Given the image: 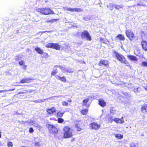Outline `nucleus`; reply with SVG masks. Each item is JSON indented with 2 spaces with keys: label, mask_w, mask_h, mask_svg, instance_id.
Returning <instances> with one entry per match:
<instances>
[{
  "label": "nucleus",
  "mask_w": 147,
  "mask_h": 147,
  "mask_svg": "<svg viewBox=\"0 0 147 147\" xmlns=\"http://www.w3.org/2000/svg\"><path fill=\"white\" fill-rule=\"evenodd\" d=\"M45 32H45V31H44L43 32V33H45Z\"/></svg>",
  "instance_id": "nucleus-59"
},
{
  "label": "nucleus",
  "mask_w": 147,
  "mask_h": 147,
  "mask_svg": "<svg viewBox=\"0 0 147 147\" xmlns=\"http://www.w3.org/2000/svg\"><path fill=\"white\" fill-rule=\"evenodd\" d=\"M137 5L140 6H145V5L142 2H140L139 3H138L137 4Z\"/></svg>",
  "instance_id": "nucleus-43"
},
{
  "label": "nucleus",
  "mask_w": 147,
  "mask_h": 147,
  "mask_svg": "<svg viewBox=\"0 0 147 147\" xmlns=\"http://www.w3.org/2000/svg\"><path fill=\"white\" fill-rule=\"evenodd\" d=\"M99 104L101 106L103 107L106 105V102L102 99H100L99 100Z\"/></svg>",
  "instance_id": "nucleus-18"
},
{
  "label": "nucleus",
  "mask_w": 147,
  "mask_h": 147,
  "mask_svg": "<svg viewBox=\"0 0 147 147\" xmlns=\"http://www.w3.org/2000/svg\"><path fill=\"white\" fill-rule=\"evenodd\" d=\"M61 66L59 65H57L54 66L53 67V69L51 73V75L52 76H54L55 74L57 73L58 72V70L56 69L57 68L60 67Z\"/></svg>",
  "instance_id": "nucleus-9"
},
{
  "label": "nucleus",
  "mask_w": 147,
  "mask_h": 147,
  "mask_svg": "<svg viewBox=\"0 0 147 147\" xmlns=\"http://www.w3.org/2000/svg\"><path fill=\"white\" fill-rule=\"evenodd\" d=\"M53 97H50L48 98H47L46 99H40L39 100H35L34 101V102H36V103H38L39 102L40 103L41 102H43L45 100H48V99H51Z\"/></svg>",
  "instance_id": "nucleus-19"
},
{
  "label": "nucleus",
  "mask_w": 147,
  "mask_h": 147,
  "mask_svg": "<svg viewBox=\"0 0 147 147\" xmlns=\"http://www.w3.org/2000/svg\"><path fill=\"white\" fill-rule=\"evenodd\" d=\"M28 92V91L26 90H23L22 91V93L23 94H26Z\"/></svg>",
  "instance_id": "nucleus-47"
},
{
  "label": "nucleus",
  "mask_w": 147,
  "mask_h": 147,
  "mask_svg": "<svg viewBox=\"0 0 147 147\" xmlns=\"http://www.w3.org/2000/svg\"><path fill=\"white\" fill-rule=\"evenodd\" d=\"M33 80V79L31 78H25L21 80L20 82L21 83H28L30 82L31 81Z\"/></svg>",
  "instance_id": "nucleus-10"
},
{
  "label": "nucleus",
  "mask_w": 147,
  "mask_h": 147,
  "mask_svg": "<svg viewBox=\"0 0 147 147\" xmlns=\"http://www.w3.org/2000/svg\"><path fill=\"white\" fill-rule=\"evenodd\" d=\"M63 9L65 11L72 12V8L67 7H63Z\"/></svg>",
  "instance_id": "nucleus-29"
},
{
  "label": "nucleus",
  "mask_w": 147,
  "mask_h": 147,
  "mask_svg": "<svg viewBox=\"0 0 147 147\" xmlns=\"http://www.w3.org/2000/svg\"><path fill=\"white\" fill-rule=\"evenodd\" d=\"M114 119L113 117H110L108 118V122L109 123H112L114 121Z\"/></svg>",
  "instance_id": "nucleus-32"
},
{
  "label": "nucleus",
  "mask_w": 147,
  "mask_h": 147,
  "mask_svg": "<svg viewBox=\"0 0 147 147\" xmlns=\"http://www.w3.org/2000/svg\"><path fill=\"white\" fill-rule=\"evenodd\" d=\"M43 55L45 57V58H47V56H48V54L47 53H44H44H43Z\"/></svg>",
  "instance_id": "nucleus-44"
},
{
  "label": "nucleus",
  "mask_w": 147,
  "mask_h": 147,
  "mask_svg": "<svg viewBox=\"0 0 147 147\" xmlns=\"http://www.w3.org/2000/svg\"><path fill=\"white\" fill-rule=\"evenodd\" d=\"M116 40H117L118 39L120 40H124L125 38L123 35L122 34H119L116 37Z\"/></svg>",
  "instance_id": "nucleus-16"
},
{
  "label": "nucleus",
  "mask_w": 147,
  "mask_h": 147,
  "mask_svg": "<svg viewBox=\"0 0 147 147\" xmlns=\"http://www.w3.org/2000/svg\"><path fill=\"white\" fill-rule=\"evenodd\" d=\"M34 131L33 129L32 128H30L29 131L30 133H32Z\"/></svg>",
  "instance_id": "nucleus-46"
},
{
  "label": "nucleus",
  "mask_w": 147,
  "mask_h": 147,
  "mask_svg": "<svg viewBox=\"0 0 147 147\" xmlns=\"http://www.w3.org/2000/svg\"><path fill=\"white\" fill-rule=\"evenodd\" d=\"M36 11L43 14L45 15H47L49 14H53L55 13L51 10L49 8H39L36 9Z\"/></svg>",
  "instance_id": "nucleus-1"
},
{
  "label": "nucleus",
  "mask_w": 147,
  "mask_h": 147,
  "mask_svg": "<svg viewBox=\"0 0 147 147\" xmlns=\"http://www.w3.org/2000/svg\"><path fill=\"white\" fill-rule=\"evenodd\" d=\"M115 57L118 60L121 61L122 63H124L127 65H128V63L125 60L124 57L122 55L119 54L115 51L114 52Z\"/></svg>",
  "instance_id": "nucleus-3"
},
{
  "label": "nucleus",
  "mask_w": 147,
  "mask_h": 147,
  "mask_svg": "<svg viewBox=\"0 0 147 147\" xmlns=\"http://www.w3.org/2000/svg\"><path fill=\"white\" fill-rule=\"evenodd\" d=\"M63 113L59 112L57 113V115L59 117H61L63 116Z\"/></svg>",
  "instance_id": "nucleus-36"
},
{
  "label": "nucleus",
  "mask_w": 147,
  "mask_h": 147,
  "mask_svg": "<svg viewBox=\"0 0 147 147\" xmlns=\"http://www.w3.org/2000/svg\"><path fill=\"white\" fill-rule=\"evenodd\" d=\"M131 147H135V145H134V146H132V147L131 146Z\"/></svg>",
  "instance_id": "nucleus-58"
},
{
  "label": "nucleus",
  "mask_w": 147,
  "mask_h": 147,
  "mask_svg": "<svg viewBox=\"0 0 147 147\" xmlns=\"http://www.w3.org/2000/svg\"><path fill=\"white\" fill-rule=\"evenodd\" d=\"M100 127V125L95 122H93L90 123L89 126V127L90 129H94L95 130L98 129Z\"/></svg>",
  "instance_id": "nucleus-8"
},
{
  "label": "nucleus",
  "mask_w": 147,
  "mask_h": 147,
  "mask_svg": "<svg viewBox=\"0 0 147 147\" xmlns=\"http://www.w3.org/2000/svg\"><path fill=\"white\" fill-rule=\"evenodd\" d=\"M52 48L56 50H59L60 48V46L58 44H53Z\"/></svg>",
  "instance_id": "nucleus-20"
},
{
  "label": "nucleus",
  "mask_w": 147,
  "mask_h": 147,
  "mask_svg": "<svg viewBox=\"0 0 147 147\" xmlns=\"http://www.w3.org/2000/svg\"><path fill=\"white\" fill-rule=\"evenodd\" d=\"M35 145L36 146H39L40 145L38 142H36L35 143Z\"/></svg>",
  "instance_id": "nucleus-45"
},
{
  "label": "nucleus",
  "mask_w": 147,
  "mask_h": 147,
  "mask_svg": "<svg viewBox=\"0 0 147 147\" xmlns=\"http://www.w3.org/2000/svg\"><path fill=\"white\" fill-rule=\"evenodd\" d=\"M67 101L68 102H71V99L68 100H67Z\"/></svg>",
  "instance_id": "nucleus-56"
},
{
  "label": "nucleus",
  "mask_w": 147,
  "mask_h": 147,
  "mask_svg": "<svg viewBox=\"0 0 147 147\" xmlns=\"http://www.w3.org/2000/svg\"><path fill=\"white\" fill-rule=\"evenodd\" d=\"M115 137L117 138L121 139L123 138V135L120 134H115Z\"/></svg>",
  "instance_id": "nucleus-28"
},
{
  "label": "nucleus",
  "mask_w": 147,
  "mask_h": 147,
  "mask_svg": "<svg viewBox=\"0 0 147 147\" xmlns=\"http://www.w3.org/2000/svg\"><path fill=\"white\" fill-rule=\"evenodd\" d=\"M45 32H47L49 33V32H53V31H45Z\"/></svg>",
  "instance_id": "nucleus-55"
},
{
  "label": "nucleus",
  "mask_w": 147,
  "mask_h": 147,
  "mask_svg": "<svg viewBox=\"0 0 147 147\" xmlns=\"http://www.w3.org/2000/svg\"><path fill=\"white\" fill-rule=\"evenodd\" d=\"M47 111L48 114L53 115L55 112V109L54 107L50 109H48L47 110Z\"/></svg>",
  "instance_id": "nucleus-11"
},
{
  "label": "nucleus",
  "mask_w": 147,
  "mask_h": 147,
  "mask_svg": "<svg viewBox=\"0 0 147 147\" xmlns=\"http://www.w3.org/2000/svg\"><path fill=\"white\" fill-rule=\"evenodd\" d=\"M113 84H115V85L117 86V85H122L123 84V82H118L117 83H114L112 82H111Z\"/></svg>",
  "instance_id": "nucleus-30"
},
{
  "label": "nucleus",
  "mask_w": 147,
  "mask_h": 147,
  "mask_svg": "<svg viewBox=\"0 0 147 147\" xmlns=\"http://www.w3.org/2000/svg\"><path fill=\"white\" fill-rule=\"evenodd\" d=\"M114 121L117 123H123L124 122V120L121 119L115 118L114 119Z\"/></svg>",
  "instance_id": "nucleus-14"
},
{
  "label": "nucleus",
  "mask_w": 147,
  "mask_h": 147,
  "mask_svg": "<svg viewBox=\"0 0 147 147\" xmlns=\"http://www.w3.org/2000/svg\"><path fill=\"white\" fill-rule=\"evenodd\" d=\"M21 147H26L25 146H21Z\"/></svg>",
  "instance_id": "nucleus-60"
},
{
  "label": "nucleus",
  "mask_w": 147,
  "mask_h": 147,
  "mask_svg": "<svg viewBox=\"0 0 147 147\" xmlns=\"http://www.w3.org/2000/svg\"><path fill=\"white\" fill-rule=\"evenodd\" d=\"M26 65H24L23 68L24 69V70H25L26 69Z\"/></svg>",
  "instance_id": "nucleus-50"
},
{
  "label": "nucleus",
  "mask_w": 147,
  "mask_h": 147,
  "mask_svg": "<svg viewBox=\"0 0 147 147\" xmlns=\"http://www.w3.org/2000/svg\"><path fill=\"white\" fill-rule=\"evenodd\" d=\"M123 6V5H118L115 4L114 7L117 9L119 10L120 9L122 8Z\"/></svg>",
  "instance_id": "nucleus-24"
},
{
  "label": "nucleus",
  "mask_w": 147,
  "mask_h": 147,
  "mask_svg": "<svg viewBox=\"0 0 147 147\" xmlns=\"http://www.w3.org/2000/svg\"><path fill=\"white\" fill-rule=\"evenodd\" d=\"M15 59L16 60H19V59L18 58V56H16L15 57Z\"/></svg>",
  "instance_id": "nucleus-52"
},
{
  "label": "nucleus",
  "mask_w": 147,
  "mask_h": 147,
  "mask_svg": "<svg viewBox=\"0 0 147 147\" xmlns=\"http://www.w3.org/2000/svg\"><path fill=\"white\" fill-rule=\"evenodd\" d=\"M64 121V120L61 118H59L58 119V122L59 123H61Z\"/></svg>",
  "instance_id": "nucleus-37"
},
{
  "label": "nucleus",
  "mask_w": 147,
  "mask_h": 147,
  "mask_svg": "<svg viewBox=\"0 0 147 147\" xmlns=\"http://www.w3.org/2000/svg\"><path fill=\"white\" fill-rule=\"evenodd\" d=\"M64 132V137L65 138H69L72 136V130L71 129L70 127L68 126L65 127L63 129Z\"/></svg>",
  "instance_id": "nucleus-2"
},
{
  "label": "nucleus",
  "mask_w": 147,
  "mask_h": 147,
  "mask_svg": "<svg viewBox=\"0 0 147 147\" xmlns=\"http://www.w3.org/2000/svg\"><path fill=\"white\" fill-rule=\"evenodd\" d=\"M53 43H49L46 45V47L48 48H52Z\"/></svg>",
  "instance_id": "nucleus-34"
},
{
  "label": "nucleus",
  "mask_w": 147,
  "mask_h": 147,
  "mask_svg": "<svg viewBox=\"0 0 147 147\" xmlns=\"http://www.w3.org/2000/svg\"><path fill=\"white\" fill-rule=\"evenodd\" d=\"M127 57L132 61H137L138 60L137 58L135 56L131 55H127Z\"/></svg>",
  "instance_id": "nucleus-13"
},
{
  "label": "nucleus",
  "mask_w": 147,
  "mask_h": 147,
  "mask_svg": "<svg viewBox=\"0 0 147 147\" xmlns=\"http://www.w3.org/2000/svg\"><path fill=\"white\" fill-rule=\"evenodd\" d=\"M139 88H134V92L136 93H138V89Z\"/></svg>",
  "instance_id": "nucleus-40"
},
{
  "label": "nucleus",
  "mask_w": 147,
  "mask_h": 147,
  "mask_svg": "<svg viewBox=\"0 0 147 147\" xmlns=\"http://www.w3.org/2000/svg\"><path fill=\"white\" fill-rule=\"evenodd\" d=\"M24 123H30L32 125H33L34 124L35 125L34 126H37V125H38L37 124H35V122L34 121H32L31 120H30L29 121H25L24 122Z\"/></svg>",
  "instance_id": "nucleus-22"
},
{
  "label": "nucleus",
  "mask_w": 147,
  "mask_h": 147,
  "mask_svg": "<svg viewBox=\"0 0 147 147\" xmlns=\"http://www.w3.org/2000/svg\"><path fill=\"white\" fill-rule=\"evenodd\" d=\"M108 61L107 60H101L98 64L99 66H102L103 65L106 66L108 65Z\"/></svg>",
  "instance_id": "nucleus-12"
},
{
  "label": "nucleus",
  "mask_w": 147,
  "mask_h": 147,
  "mask_svg": "<svg viewBox=\"0 0 147 147\" xmlns=\"http://www.w3.org/2000/svg\"><path fill=\"white\" fill-rule=\"evenodd\" d=\"M91 19V17L89 16H87L84 17L83 18V20L86 21H88Z\"/></svg>",
  "instance_id": "nucleus-31"
},
{
  "label": "nucleus",
  "mask_w": 147,
  "mask_h": 147,
  "mask_svg": "<svg viewBox=\"0 0 147 147\" xmlns=\"http://www.w3.org/2000/svg\"><path fill=\"white\" fill-rule=\"evenodd\" d=\"M114 5L115 4L110 3L107 6V7L108 8L110 9L111 10H112L113 9V7H114Z\"/></svg>",
  "instance_id": "nucleus-26"
},
{
  "label": "nucleus",
  "mask_w": 147,
  "mask_h": 147,
  "mask_svg": "<svg viewBox=\"0 0 147 147\" xmlns=\"http://www.w3.org/2000/svg\"><path fill=\"white\" fill-rule=\"evenodd\" d=\"M141 66L147 67V61H142L141 63Z\"/></svg>",
  "instance_id": "nucleus-33"
},
{
  "label": "nucleus",
  "mask_w": 147,
  "mask_h": 147,
  "mask_svg": "<svg viewBox=\"0 0 147 147\" xmlns=\"http://www.w3.org/2000/svg\"><path fill=\"white\" fill-rule=\"evenodd\" d=\"M7 145L8 147H12L13 144L11 142H9L7 143Z\"/></svg>",
  "instance_id": "nucleus-39"
},
{
  "label": "nucleus",
  "mask_w": 147,
  "mask_h": 147,
  "mask_svg": "<svg viewBox=\"0 0 147 147\" xmlns=\"http://www.w3.org/2000/svg\"><path fill=\"white\" fill-rule=\"evenodd\" d=\"M55 77L57 79L59 80L62 82H65L66 80L65 76L61 77L57 75L55 76Z\"/></svg>",
  "instance_id": "nucleus-15"
},
{
  "label": "nucleus",
  "mask_w": 147,
  "mask_h": 147,
  "mask_svg": "<svg viewBox=\"0 0 147 147\" xmlns=\"http://www.w3.org/2000/svg\"><path fill=\"white\" fill-rule=\"evenodd\" d=\"M20 114L19 113H18L17 112H16V111H14V115L15 114Z\"/></svg>",
  "instance_id": "nucleus-49"
},
{
  "label": "nucleus",
  "mask_w": 147,
  "mask_h": 147,
  "mask_svg": "<svg viewBox=\"0 0 147 147\" xmlns=\"http://www.w3.org/2000/svg\"><path fill=\"white\" fill-rule=\"evenodd\" d=\"M75 127L77 129L78 131H80L81 130V128H80V127H79L78 125H76Z\"/></svg>",
  "instance_id": "nucleus-42"
},
{
  "label": "nucleus",
  "mask_w": 147,
  "mask_h": 147,
  "mask_svg": "<svg viewBox=\"0 0 147 147\" xmlns=\"http://www.w3.org/2000/svg\"><path fill=\"white\" fill-rule=\"evenodd\" d=\"M55 97H62L63 98H64L65 97L63 95H60V96H55Z\"/></svg>",
  "instance_id": "nucleus-48"
},
{
  "label": "nucleus",
  "mask_w": 147,
  "mask_h": 147,
  "mask_svg": "<svg viewBox=\"0 0 147 147\" xmlns=\"http://www.w3.org/2000/svg\"><path fill=\"white\" fill-rule=\"evenodd\" d=\"M82 11V10L80 8H72V12H80Z\"/></svg>",
  "instance_id": "nucleus-23"
},
{
  "label": "nucleus",
  "mask_w": 147,
  "mask_h": 147,
  "mask_svg": "<svg viewBox=\"0 0 147 147\" xmlns=\"http://www.w3.org/2000/svg\"><path fill=\"white\" fill-rule=\"evenodd\" d=\"M23 94L22 93V92H18V94Z\"/></svg>",
  "instance_id": "nucleus-51"
},
{
  "label": "nucleus",
  "mask_w": 147,
  "mask_h": 147,
  "mask_svg": "<svg viewBox=\"0 0 147 147\" xmlns=\"http://www.w3.org/2000/svg\"><path fill=\"white\" fill-rule=\"evenodd\" d=\"M35 50L38 53L42 54L44 53L43 50L42 49H41L37 47H35Z\"/></svg>",
  "instance_id": "nucleus-17"
},
{
  "label": "nucleus",
  "mask_w": 147,
  "mask_h": 147,
  "mask_svg": "<svg viewBox=\"0 0 147 147\" xmlns=\"http://www.w3.org/2000/svg\"><path fill=\"white\" fill-rule=\"evenodd\" d=\"M59 68L61 69L62 72L65 73H73L74 71L73 69L67 67H61V66Z\"/></svg>",
  "instance_id": "nucleus-7"
},
{
  "label": "nucleus",
  "mask_w": 147,
  "mask_h": 147,
  "mask_svg": "<svg viewBox=\"0 0 147 147\" xmlns=\"http://www.w3.org/2000/svg\"><path fill=\"white\" fill-rule=\"evenodd\" d=\"M48 127L50 133L56 134L58 132L57 129L54 125L49 124L48 125Z\"/></svg>",
  "instance_id": "nucleus-4"
},
{
  "label": "nucleus",
  "mask_w": 147,
  "mask_h": 147,
  "mask_svg": "<svg viewBox=\"0 0 147 147\" xmlns=\"http://www.w3.org/2000/svg\"><path fill=\"white\" fill-rule=\"evenodd\" d=\"M88 112V110L86 109H84L81 111V113L83 115H86Z\"/></svg>",
  "instance_id": "nucleus-35"
},
{
  "label": "nucleus",
  "mask_w": 147,
  "mask_h": 147,
  "mask_svg": "<svg viewBox=\"0 0 147 147\" xmlns=\"http://www.w3.org/2000/svg\"><path fill=\"white\" fill-rule=\"evenodd\" d=\"M125 33L127 36L129 38L131 41H132L135 37L133 32L131 30H126Z\"/></svg>",
  "instance_id": "nucleus-5"
},
{
  "label": "nucleus",
  "mask_w": 147,
  "mask_h": 147,
  "mask_svg": "<svg viewBox=\"0 0 147 147\" xmlns=\"http://www.w3.org/2000/svg\"><path fill=\"white\" fill-rule=\"evenodd\" d=\"M19 64L20 65H24V63L23 60H21L19 62Z\"/></svg>",
  "instance_id": "nucleus-38"
},
{
  "label": "nucleus",
  "mask_w": 147,
  "mask_h": 147,
  "mask_svg": "<svg viewBox=\"0 0 147 147\" xmlns=\"http://www.w3.org/2000/svg\"><path fill=\"white\" fill-rule=\"evenodd\" d=\"M144 88L145 90H147V86H145L144 87Z\"/></svg>",
  "instance_id": "nucleus-54"
},
{
  "label": "nucleus",
  "mask_w": 147,
  "mask_h": 147,
  "mask_svg": "<svg viewBox=\"0 0 147 147\" xmlns=\"http://www.w3.org/2000/svg\"><path fill=\"white\" fill-rule=\"evenodd\" d=\"M5 91V90H0V92H3Z\"/></svg>",
  "instance_id": "nucleus-53"
},
{
  "label": "nucleus",
  "mask_w": 147,
  "mask_h": 147,
  "mask_svg": "<svg viewBox=\"0 0 147 147\" xmlns=\"http://www.w3.org/2000/svg\"><path fill=\"white\" fill-rule=\"evenodd\" d=\"M141 111L143 113L147 112V105H145L142 107Z\"/></svg>",
  "instance_id": "nucleus-21"
},
{
  "label": "nucleus",
  "mask_w": 147,
  "mask_h": 147,
  "mask_svg": "<svg viewBox=\"0 0 147 147\" xmlns=\"http://www.w3.org/2000/svg\"><path fill=\"white\" fill-rule=\"evenodd\" d=\"M81 36L83 39L86 38V39L89 40H91V38L89 33L87 31H84L81 34Z\"/></svg>",
  "instance_id": "nucleus-6"
},
{
  "label": "nucleus",
  "mask_w": 147,
  "mask_h": 147,
  "mask_svg": "<svg viewBox=\"0 0 147 147\" xmlns=\"http://www.w3.org/2000/svg\"><path fill=\"white\" fill-rule=\"evenodd\" d=\"M68 105V103L65 101L62 102V105L64 106H67Z\"/></svg>",
  "instance_id": "nucleus-41"
},
{
  "label": "nucleus",
  "mask_w": 147,
  "mask_h": 147,
  "mask_svg": "<svg viewBox=\"0 0 147 147\" xmlns=\"http://www.w3.org/2000/svg\"><path fill=\"white\" fill-rule=\"evenodd\" d=\"M1 131H0V138H1Z\"/></svg>",
  "instance_id": "nucleus-57"
},
{
  "label": "nucleus",
  "mask_w": 147,
  "mask_h": 147,
  "mask_svg": "<svg viewBox=\"0 0 147 147\" xmlns=\"http://www.w3.org/2000/svg\"><path fill=\"white\" fill-rule=\"evenodd\" d=\"M89 101V98H87L85 100H84L83 102V106H87V103Z\"/></svg>",
  "instance_id": "nucleus-27"
},
{
  "label": "nucleus",
  "mask_w": 147,
  "mask_h": 147,
  "mask_svg": "<svg viewBox=\"0 0 147 147\" xmlns=\"http://www.w3.org/2000/svg\"><path fill=\"white\" fill-rule=\"evenodd\" d=\"M110 113L113 115H114L115 113L116 110L114 107H111L110 108Z\"/></svg>",
  "instance_id": "nucleus-25"
}]
</instances>
